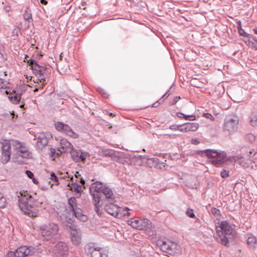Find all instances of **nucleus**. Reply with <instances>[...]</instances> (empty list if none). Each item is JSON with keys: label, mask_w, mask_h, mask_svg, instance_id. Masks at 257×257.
Masks as SVG:
<instances>
[{"label": "nucleus", "mask_w": 257, "mask_h": 257, "mask_svg": "<svg viewBox=\"0 0 257 257\" xmlns=\"http://www.w3.org/2000/svg\"><path fill=\"white\" fill-rule=\"evenodd\" d=\"M50 179L53 182V183L52 184H51V185H59V183L58 178L54 172H52L51 173Z\"/></svg>", "instance_id": "34"}, {"label": "nucleus", "mask_w": 257, "mask_h": 257, "mask_svg": "<svg viewBox=\"0 0 257 257\" xmlns=\"http://www.w3.org/2000/svg\"><path fill=\"white\" fill-rule=\"evenodd\" d=\"M58 226L54 223H50L48 225L41 226L40 230L44 240H49L56 235L58 231Z\"/></svg>", "instance_id": "6"}, {"label": "nucleus", "mask_w": 257, "mask_h": 257, "mask_svg": "<svg viewBox=\"0 0 257 257\" xmlns=\"http://www.w3.org/2000/svg\"><path fill=\"white\" fill-rule=\"evenodd\" d=\"M49 140V135L46 136L45 134H40L38 137V141L36 143V147L39 149H42L47 145Z\"/></svg>", "instance_id": "17"}, {"label": "nucleus", "mask_w": 257, "mask_h": 257, "mask_svg": "<svg viewBox=\"0 0 257 257\" xmlns=\"http://www.w3.org/2000/svg\"><path fill=\"white\" fill-rule=\"evenodd\" d=\"M157 244L160 246L161 249L171 255H175L181 252L180 246L170 240H158Z\"/></svg>", "instance_id": "5"}, {"label": "nucleus", "mask_w": 257, "mask_h": 257, "mask_svg": "<svg viewBox=\"0 0 257 257\" xmlns=\"http://www.w3.org/2000/svg\"><path fill=\"white\" fill-rule=\"evenodd\" d=\"M26 86H23L20 87H17L16 89L13 91L11 95L9 96V98L11 102L15 104H18L21 99L23 93H24L26 90Z\"/></svg>", "instance_id": "14"}, {"label": "nucleus", "mask_w": 257, "mask_h": 257, "mask_svg": "<svg viewBox=\"0 0 257 257\" xmlns=\"http://www.w3.org/2000/svg\"><path fill=\"white\" fill-rule=\"evenodd\" d=\"M72 212L74 216L81 221L85 222L88 219L87 216L83 214L82 210L80 208Z\"/></svg>", "instance_id": "21"}, {"label": "nucleus", "mask_w": 257, "mask_h": 257, "mask_svg": "<svg viewBox=\"0 0 257 257\" xmlns=\"http://www.w3.org/2000/svg\"><path fill=\"white\" fill-rule=\"evenodd\" d=\"M104 196H105V199L108 201H116L112 190L105 185L101 192L102 200Z\"/></svg>", "instance_id": "18"}, {"label": "nucleus", "mask_w": 257, "mask_h": 257, "mask_svg": "<svg viewBox=\"0 0 257 257\" xmlns=\"http://www.w3.org/2000/svg\"><path fill=\"white\" fill-rule=\"evenodd\" d=\"M181 98L180 96H176L174 98L172 101L170 102V105H175Z\"/></svg>", "instance_id": "47"}, {"label": "nucleus", "mask_w": 257, "mask_h": 257, "mask_svg": "<svg viewBox=\"0 0 257 257\" xmlns=\"http://www.w3.org/2000/svg\"><path fill=\"white\" fill-rule=\"evenodd\" d=\"M255 139L254 135L251 133L247 134L244 137V139L250 143H252L255 141Z\"/></svg>", "instance_id": "36"}, {"label": "nucleus", "mask_w": 257, "mask_h": 257, "mask_svg": "<svg viewBox=\"0 0 257 257\" xmlns=\"http://www.w3.org/2000/svg\"><path fill=\"white\" fill-rule=\"evenodd\" d=\"M6 93L7 94H8V93H9V92H8V91L7 90H6Z\"/></svg>", "instance_id": "62"}, {"label": "nucleus", "mask_w": 257, "mask_h": 257, "mask_svg": "<svg viewBox=\"0 0 257 257\" xmlns=\"http://www.w3.org/2000/svg\"><path fill=\"white\" fill-rule=\"evenodd\" d=\"M253 31L255 34H257V28H253Z\"/></svg>", "instance_id": "56"}, {"label": "nucleus", "mask_w": 257, "mask_h": 257, "mask_svg": "<svg viewBox=\"0 0 257 257\" xmlns=\"http://www.w3.org/2000/svg\"><path fill=\"white\" fill-rule=\"evenodd\" d=\"M32 181H33V182L35 184H36V185H37V184H38L39 183L38 181L36 179H35V178H34V177L33 178H32Z\"/></svg>", "instance_id": "51"}, {"label": "nucleus", "mask_w": 257, "mask_h": 257, "mask_svg": "<svg viewBox=\"0 0 257 257\" xmlns=\"http://www.w3.org/2000/svg\"><path fill=\"white\" fill-rule=\"evenodd\" d=\"M103 154L105 156H109L112 157L113 156L114 153L110 150H105L103 152Z\"/></svg>", "instance_id": "44"}, {"label": "nucleus", "mask_w": 257, "mask_h": 257, "mask_svg": "<svg viewBox=\"0 0 257 257\" xmlns=\"http://www.w3.org/2000/svg\"><path fill=\"white\" fill-rule=\"evenodd\" d=\"M239 123V118L237 116H227L224 121L223 130L228 133H233L237 131Z\"/></svg>", "instance_id": "8"}, {"label": "nucleus", "mask_w": 257, "mask_h": 257, "mask_svg": "<svg viewBox=\"0 0 257 257\" xmlns=\"http://www.w3.org/2000/svg\"><path fill=\"white\" fill-rule=\"evenodd\" d=\"M203 116L206 118L210 119L212 121H214L215 120L214 117L210 113H203Z\"/></svg>", "instance_id": "43"}, {"label": "nucleus", "mask_w": 257, "mask_h": 257, "mask_svg": "<svg viewBox=\"0 0 257 257\" xmlns=\"http://www.w3.org/2000/svg\"><path fill=\"white\" fill-rule=\"evenodd\" d=\"M105 205L104 209L105 211L109 214L114 216L118 217L120 208L114 203L115 201H108Z\"/></svg>", "instance_id": "15"}, {"label": "nucleus", "mask_w": 257, "mask_h": 257, "mask_svg": "<svg viewBox=\"0 0 257 257\" xmlns=\"http://www.w3.org/2000/svg\"><path fill=\"white\" fill-rule=\"evenodd\" d=\"M16 147L18 149L17 154L23 158H28L29 156L28 151L22 148V145L19 142L16 143Z\"/></svg>", "instance_id": "22"}, {"label": "nucleus", "mask_w": 257, "mask_h": 257, "mask_svg": "<svg viewBox=\"0 0 257 257\" xmlns=\"http://www.w3.org/2000/svg\"><path fill=\"white\" fill-rule=\"evenodd\" d=\"M21 191L20 194L23 196L19 199V206L20 209L26 215L31 217H35L38 216V209L37 208L42 204V202L39 201L32 196L31 195L24 192Z\"/></svg>", "instance_id": "1"}, {"label": "nucleus", "mask_w": 257, "mask_h": 257, "mask_svg": "<svg viewBox=\"0 0 257 257\" xmlns=\"http://www.w3.org/2000/svg\"><path fill=\"white\" fill-rule=\"evenodd\" d=\"M251 38L254 41L252 42V47L257 50V38L256 37H251Z\"/></svg>", "instance_id": "46"}, {"label": "nucleus", "mask_w": 257, "mask_h": 257, "mask_svg": "<svg viewBox=\"0 0 257 257\" xmlns=\"http://www.w3.org/2000/svg\"><path fill=\"white\" fill-rule=\"evenodd\" d=\"M188 125L187 123L180 125L179 131L182 132H188Z\"/></svg>", "instance_id": "40"}, {"label": "nucleus", "mask_w": 257, "mask_h": 257, "mask_svg": "<svg viewBox=\"0 0 257 257\" xmlns=\"http://www.w3.org/2000/svg\"><path fill=\"white\" fill-rule=\"evenodd\" d=\"M49 150L50 151V156L53 157V160H54V158L56 157L58 154L56 152V151L54 149L52 148H49Z\"/></svg>", "instance_id": "41"}, {"label": "nucleus", "mask_w": 257, "mask_h": 257, "mask_svg": "<svg viewBox=\"0 0 257 257\" xmlns=\"http://www.w3.org/2000/svg\"><path fill=\"white\" fill-rule=\"evenodd\" d=\"M43 56V55L42 54L38 53L37 55L36 58H38L39 59H41V58Z\"/></svg>", "instance_id": "55"}, {"label": "nucleus", "mask_w": 257, "mask_h": 257, "mask_svg": "<svg viewBox=\"0 0 257 257\" xmlns=\"http://www.w3.org/2000/svg\"><path fill=\"white\" fill-rule=\"evenodd\" d=\"M237 30H238V32L239 34V35L240 36H243V37H247V38H251L252 36L250 34H248L246 33L245 32L244 30L243 29H242V27H241V23L240 21H238L237 22Z\"/></svg>", "instance_id": "26"}, {"label": "nucleus", "mask_w": 257, "mask_h": 257, "mask_svg": "<svg viewBox=\"0 0 257 257\" xmlns=\"http://www.w3.org/2000/svg\"><path fill=\"white\" fill-rule=\"evenodd\" d=\"M85 252L90 254L91 257H108L106 253L104 252L102 248L96 246L95 243L89 242L84 247Z\"/></svg>", "instance_id": "7"}, {"label": "nucleus", "mask_w": 257, "mask_h": 257, "mask_svg": "<svg viewBox=\"0 0 257 257\" xmlns=\"http://www.w3.org/2000/svg\"><path fill=\"white\" fill-rule=\"evenodd\" d=\"M177 116L179 118H183L186 120H194L196 119V116L194 115H186L182 112H177Z\"/></svg>", "instance_id": "27"}, {"label": "nucleus", "mask_w": 257, "mask_h": 257, "mask_svg": "<svg viewBox=\"0 0 257 257\" xmlns=\"http://www.w3.org/2000/svg\"><path fill=\"white\" fill-rule=\"evenodd\" d=\"M24 105H25L24 104H22L20 105V107L23 108V107H24Z\"/></svg>", "instance_id": "60"}, {"label": "nucleus", "mask_w": 257, "mask_h": 257, "mask_svg": "<svg viewBox=\"0 0 257 257\" xmlns=\"http://www.w3.org/2000/svg\"><path fill=\"white\" fill-rule=\"evenodd\" d=\"M99 203L100 202L94 201V210L96 211V212L97 213L98 216H100L102 213L101 210H100V208H99V206H100V205L99 204Z\"/></svg>", "instance_id": "37"}, {"label": "nucleus", "mask_w": 257, "mask_h": 257, "mask_svg": "<svg viewBox=\"0 0 257 257\" xmlns=\"http://www.w3.org/2000/svg\"><path fill=\"white\" fill-rule=\"evenodd\" d=\"M130 214H131V213H130V212H127V213H126V215L127 216H130Z\"/></svg>", "instance_id": "61"}, {"label": "nucleus", "mask_w": 257, "mask_h": 257, "mask_svg": "<svg viewBox=\"0 0 257 257\" xmlns=\"http://www.w3.org/2000/svg\"><path fill=\"white\" fill-rule=\"evenodd\" d=\"M40 3L44 5H46L48 4V2L46 0H40Z\"/></svg>", "instance_id": "53"}, {"label": "nucleus", "mask_w": 257, "mask_h": 257, "mask_svg": "<svg viewBox=\"0 0 257 257\" xmlns=\"http://www.w3.org/2000/svg\"><path fill=\"white\" fill-rule=\"evenodd\" d=\"M188 132H194L198 128L199 124L196 122H187Z\"/></svg>", "instance_id": "31"}, {"label": "nucleus", "mask_w": 257, "mask_h": 257, "mask_svg": "<svg viewBox=\"0 0 257 257\" xmlns=\"http://www.w3.org/2000/svg\"><path fill=\"white\" fill-rule=\"evenodd\" d=\"M29 56L26 55L24 61L27 62L28 65L31 67L33 73L38 76L39 80L41 82L44 84V82L46 81V78L48 75L47 68L43 66L40 65L37 62L32 58L27 60Z\"/></svg>", "instance_id": "3"}, {"label": "nucleus", "mask_w": 257, "mask_h": 257, "mask_svg": "<svg viewBox=\"0 0 257 257\" xmlns=\"http://www.w3.org/2000/svg\"><path fill=\"white\" fill-rule=\"evenodd\" d=\"M170 95V93H166L163 95V96L161 98L164 99L165 100V99H166Z\"/></svg>", "instance_id": "50"}, {"label": "nucleus", "mask_w": 257, "mask_h": 257, "mask_svg": "<svg viewBox=\"0 0 257 257\" xmlns=\"http://www.w3.org/2000/svg\"><path fill=\"white\" fill-rule=\"evenodd\" d=\"M11 144L9 141H5L2 143V151L11 152Z\"/></svg>", "instance_id": "32"}, {"label": "nucleus", "mask_w": 257, "mask_h": 257, "mask_svg": "<svg viewBox=\"0 0 257 257\" xmlns=\"http://www.w3.org/2000/svg\"><path fill=\"white\" fill-rule=\"evenodd\" d=\"M250 124L251 125L257 126V109H253L250 116Z\"/></svg>", "instance_id": "25"}, {"label": "nucleus", "mask_w": 257, "mask_h": 257, "mask_svg": "<svg viewBox=\"0 0 257 257\" xmlns=\"http://www.w3.org/2000/svg\"><path fill=\"white\" fill-rule=\"evenodd\" d=\"M219 229L216 226V232L219 235L217 241L226 246H229V242L235 234L234 229L227 221H222L219 223Z\"/></svg>", "instance_id": "2"}, {"label": "nucleus", "mask_w": 257, "mask_h": 257, "mask_svg": "<svg viewBox=\"0 0 257 257\" xmlns=\"http://www.w3.org/2000/svg\"><path fill=\"white\" fill-rule=\"evenodd\" d=\"M68 208L72 212L74 211L79 207L77 205V200L75 197H71L68 199Z\"/></svg>", "instance_id": "23"}, {"label": "nucleus", "mask_w": 257, "mask_h": 257, "mask_svg": "<svg viewBox=\"0 0 257 257\" xmlns=\"http://www.w3.org/2000/svg\"><path fill=\"white\" fill-rule=\"evenodd\" d=\"M210 212H211L212 214V215L215 217H216V218H218L221 216L220 211L218 209H217L215 207H212L210 209Z\"/></svg>", "instance_id": "33"}, {"label": "nucleus", "mask_w": 257, "mask_h": 257, "mask_svg": "<svg viewBox=\"0 0 257 257\" xmlns=\"http://www.w3.org/2000/svg\"><path fill=\"white\" fill-rule=\"evenodd\" d=\"M80 183L82 184V185H84L85 184V180L83 179L82 178H81L80 179Z\"/></svg>", "instance_id": "54"}, {"label": "nucleus", "mask_w": 257, "mask_h": 257, "mask_svg": "<svg viewBox=\"0 0 257 257\" xmlns=\"http://www.w3.org/2000/svg\"><path fill=\"white\" fill-rule=\"evenodd\" d=\"M186 215L190 218H194L195 215L194 213V210L192 209L188 208L186 212Z\"/></svg>", "instance_id": "39"}, {"label": "nucleus", "mask_w": 257, "mask_h": 257, "mask_svg": "<svg viewBox=\"0 0 257 257\" xmlns=\"http://www.w3.org/2000/svg\"><path fill=\"white\" fill-rule=\"evenodd\" d=\"M87 155L88 153H86L85 152L83 153L82 152V151H81V153H80V155L79 156V162L81 161L83 162H85Z\"/></svg>", "instance_id": "38"}, {"label": "nucleus", "mask_w": 257, "mask_h": 257, "mask_svg": "<svg viewBox=\"0 0 257 257\" xmlns=\"http://www.w3.org/2000/svg\"><path fill=\"white\" fill-rule=\"evenodd\" d=\"M81 150H75L73 147L72 149H70L69 151L70 153L71 158L73 161L76 162H79V156L81 153Z\"/></svg>", "instance_id": "24"}, {"label": "nucleus", "mask_w": 257, "mask_h": 257, "mask_svg": "<svg viewBox=\"0 0 257 257\" xmlns=\"http://www.w3.org/2000/svg\"><path fill=\"white\" fill-rule=\"evenodd\" d=\"M220 175L222 178H225L229 176V172L225 170H223L220 172Z\"/></svg>", "instance_id": "45"}, {"label": "nucleus", "mask_w": 257, "mask_h": 257, "mask_svg": "<svg viewBox=\"0 0 257 257\" xmlns=\"http://www.w3.org/2000/svg\"><path fill=\"white\" fill-rule=\"evenodd\" d=\"M164 102V99L160 98L159 100L155 102L152 104V107H158L160 104L163 103Z\"/></svg>", "instance_id": "42"}, {"label": "nucleus", "mask_w": 257, "mask_h": 257, "mask_svg": "<svg viewBox=\"0 0 257 257\" xmlns=\"http://www.w3.org/2000/svg\"><path fill=\"white\" fill-rule=\"evenodd\" d=\"M171 88H172V87H171L170 88V89H169V90H168L166 93H170V94H171L170 91H171Z\"/></svg>", "instance_id": "58"}, {"label": "nucleus", "mask_w": 257, "mask_h": 257, "mask_svg": "<svg viewBox=\"0 0 257 257\" xmlns=\"http://www.w3.org/2000/svg\"><path fill=\"white\" fill-rule=\"evenodd\" d=\"M71 239L74 245H79L81 242V233L80 229H72L70 232Z\"/></svg>", "instance_id": "16"}, {"label": "nucleus", "mask_w": 257, "mask_h": 257, "mask_svg": "<svg viewBox=\"0 0 257 257\" xmlns=\"http://www.w3.org/2000/svg\"><path fill=\"white\" fill-rule=\"evenodd\" d=\"M23 17L25 21H32V17L31 14V11L29 8H27L23 14Z\"/></svg>", "instance_id": "28"}, {"label": "nucleus", "mask_w": 257, "mask_h": 257, "mask_svg": "<svg viewBox=\"0 0 257 257\" xmlns=\"http://www.w3.org/2000/svg\"><path fill=\"white\" fill-rule=\"evenodd\" d=\"M82 9L83 10H85V9H86V8H82Z\"/></svg>", "instance_id": "64"}, {"label": "nucleus", "mask_w": 257, "mask_h": 257, "mask_svg": "<svg viewBox=\"0 0 257 257\" xmlns=\"http://www.w3.org/2000/svg\"><path fill=\"white\" fill-rule=\"evenodd\" d=\"M86 2H83L82 3V4H81V5H82V6H85V5H86Z\"/></svg>", "instance_id": "59"}, {"label": "nucleus", "mask_w": 257, "mask_h": 257, "mask_svg": "<svg viewBox=\"0 0 257 257\" xmlns=\"http://www.w3.org/2000/svg\"><path fill=\"white\" fill-rule=\"evenodd\" d=\"M68 186L70 187V190H73L76 193H80L82 191L81 186L78 184L76 182L72 183L71 185V186H70L69 184H68Z\"/></svg>", "instance_id": "29"}, {"label": "nucleus", "mask_w": 257, "mask_h": 257, "mask_svg": "<svg viewBox=\"0 0 257 257\" xmlns=\"http://www.w3.org/2000/svg\"><path fill=\"white\" fill-rule=\"evenodd\" d=\"M35 252L34 247L30 246H22L18 248L15 252L11 251L8 253L9 257H25L32 255Z\"/></svg>", "instance_id": "10"}, {"label": "nucleus", "mask_w": 257, "mask_h": 257, "mask_svg": "<svg viewBox=\"0 0 257 257\" xmlns=\"http://www.w3.org/2000/svg\"><path fill=\"white\" fill-rule=\"evenodd\" d=\"M26 174L27 175V176L30 178V179H32L33 178L34 176V174L30 170H26Z\"/></svg>", "instance_id": "48"}, {"label": "nucleus", "mask_w": 257, "mask_h": 257, "mask_svg": "<svg viewBox=\"0 0 257 257\" xmlns=\"http://www.w3.org/2000/svg\"><path fill=\"white\" fill-rule=\"evenodd\" d=\"M7 203L6 198L4 196V195L0 192V208H3L5 207Z\"/></svg>", "instance_id": "35"}, {"label": "nucleus", "mask_w": 257, "mask_h": 257, "mask_svg": "<svg viewBox=\"0 0 257 257\" xmlns=\"http://www.w3.org/2000/svg\"><path fill=\"white\" fill-rule=\"evenodd\" d=\"M37 90H38V88H36L34 91H37Z\"/></svg>", "instance_id": "63"}, {"label": "nucleus", "mask_w": 257, "mask_h": 257, "mask_svg": "<svg viewBox=\"0 0 257 257\" xmlns=\"http://www.w3.org/2000/svg\"><path fill=\"white\" fill-rule=\"evenodd\" d=\"M60 144L61 146L60 149L62 150V152H69L73 147V145L65 138L60 139Z\"/></svg>", "instance_id": "19"}, {"label": "nucleus", "mask_w": 257, "mask_h": 257, "mask_svg": "<svg viewBox=\"0 0 257 257\" xmlns=\"http://www.w3.org/2000/svg\"><path fill=\"white\" fill-rule=\"evenodd\" d=\"M55 127L58 131L63 133L72 138L77 139L79 138V135L74 133L70 126L67 124L61 121H57L55 123Z\"/></svg>", "instance_id": "12"}, {"label": "nucleus", "mask_w": 257, "mask_h": 257, "mask_svg": "<svg viewBox=\"0 0 257 257\" xmlns=\"http://www.w3.org/2000/svg\"><path fill=\"white\" fill-rule=\"evenodd\" d=\"M170 128L172 130L176 131L180 128V125L173 124L170 126Z\"/></svg>", "instance_id": "49"}, {"label": "nucleus", "mask_w": 257, "mask_h": 257, "mask_svg": "<svg viewBox=\"0 0 257 257\" xmlns=\"http://www.w3.org/2000/svg\"><path fill=\"white\" fill-rule=\"evenodd\" d=\"M105 185L99 181H96L92 183L89 188V191L92 196L94 201L100 202L101 199V192Z\"/></svg>", "instance_id": "9"}, {"label": "nucleus", "mask_w": 257, "mask_h": 257, "mask_svg": "<svg viewBox=\"0 0 257 257\" xmlns=\"http://www.w3.org/2000/svg\"><path fill=\"white\" fill-rule=\"evenodd\" d=\"M53 252L58 257H66L68 253V247L64 242H59L54 246Z\"/></svg>", "instance_id": "13"}, {"label": "nucleus", "mask_w": 257, "mask_h": 257, "mask_svg": "<svg viewBox=\"0 0 257 257\" xmlns=\"http://www.w3.org/2000/svg\"><path fill=\"white\" fill-rule=\"evenodd\" d=\"M11 154V152H5L2 151L1 159L4 164L7 163L9 161Z\"/></svg>", "instance_id": "30"}, {"label": "nucleus", "mask_w": 257, "mask_h": 257, "mask_svg": "<svg viewBox=\"0 0 257 257\" xmlns=\"http://www.w3.org/2000/svg\"><path fill=\"white\" fill-rule=\"evenodd\" d=\"M128 224L133 228L139 230H148L151 228L152 223L151 221L146 218L130 220Z\"/></svg>", "instance_id": "11"}, {"label": "nucleus", "mask_w": 257, "mask_h": 257, "mask_svg": "<svg viewBox=\"0 0 257 257\" xmlns=\"http://www.w3.org/2000/svg\"><path fill=\"white\" fill-rule=\"evenodd\" d=\"M197 154L202 156H207L211 159V163L216 167L220 166L224 161L226 154L224 152H219L215 150H204L197 151Z\"/></svg>", "instance_id": "4"}, {"label": "nucleus", "mask_w": 257, "mask_h": 257, "mask_svg": "<svg viewBox=\"0 0 257 257\" xmlns=\"http://www.w3.org/2000/svg\"><path fill=\"white\" fill-rule=\"evenodd\" d=\"M4 85L3 80L0 78V88H3Z\"/></svg>", "instance_id": "52"}, {"label": "nucleus", "mask_w": 257, "mask_h": 257, "mask_svg": "<svg viewBox=\"0 0 257 257\" xmlns=\"http://www.w3.org/2000/svg\"><path fill=\"white\" fill-rule=\"evenodd\" d=\"M246 243L250 248H255L257 244V240L256 237L252 234H246Z\"/></svg>", "instance_id": "20"}, {"label": "nucleus", "mask_w": 257, "mask_h": 257, "mask_svg": "<svg viewBox=\"0 0 257 257\" xmlns=\"http://www.w3.org/2000/svg\"><path fill=\"white\" fill-rule=\"evenodd\" d=\"M109 116H110L111 117H113V116H115V115L114 114H113V113H111V112H110L109 113Z\"/></svg>", "instance_id": "57"}]
</instances>
